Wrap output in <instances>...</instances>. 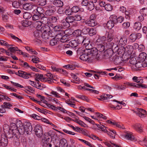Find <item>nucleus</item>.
<instances>
[{"instance_id": "f257e3e1", "label": "nucleus", "mask_w": 147, "mask_h": 147, "mask_svg": "<svg viewBox=\"0 0 147 147\" xmlns=\"http://www.w3.org/2000/svg\"><path fill=\"white\" fill-rule=\"evenodd\" d=\"M32 127L31 124L24 119L19 120V134L23 135L26 132L27 134H31Z\"/></svg>"}, {"instance_id": "f03ea898", "label": "nucleus", "mask_w": 147, "mask_h": 147, "mask_svg": "<svg viewBox=\"0 0 147 147\" xmlns=\"http://www.w3.org/2000/svg\"><path fill=\"white\" fill-rule=\"evenodd\" d=\"M57 134L55 133L53 134L50 132H45L43 135V138L44 142H43V147H51L52 145L51 143L53 139H54V137L56 136Z\"/></svg>"}, {"instance_id": "7ed1b4c3", "label": "nucleus", "mask_w": 147, "mask_h": 147, "mask_svg": "<svg viewBox=\"0 0 147 147\" xmlns=\"http://www.w3.org/2000/svg\"><path fill=\"white\" fill-rule=\"evenodd\" d=\"M86 52L88 53L89 57H90L92 62L95 59L99 58L98 55V51L96 48L94 47L92 48H88Z\"/></svg>"}, {"instance_id": "20e7f679", "label": "nucleus", "mask_w": 147, "mask_h": 147, "mask_svg": "<svg viewBox=\"0 0 147 147\" xmlns=\"http://www.w3.org/2000/svg\"><path fill=\"white\" fill-rule=\"evenodd\" d=\"M36 135L38 138L41 137L43 134L42 128L41 125L37 124L35 126L33 130Z\"/></svg>"}, {"instance_id": "39448f33", "label": "nucleus", "mask_w": 147, "mask_h": 147, "mask_svg": "<svg viewBox=\"0 0 147 147\" xmlns=\"http://www.w3.org/2000/svg\"><path fill=\"white\" fill-rule=\"evenodd\" d=\"M142 37V34L140 33L136 32L131 33L129 37V41L131 42H134L137 39H139Z\"/></svg>"}, {"instance_id": "423d86ee", "label": "nucleus", "mask_w": 147, "mask_h": 147, "mask_svg": "<svg viewBox=\"0 0 147 147\" xmlns=\"http://www.w3.org/2000/svg\"><path fill=\"white\" fill-rule=\"evenodd\" d=\"M47 7L48 9L45 11V14L49 16H52L56 11L55 7L53 5H49Z\"/></svg>"}, {"instance_id": "0eeeda50", "label": "nucleus", "mask_w": 147, "mask_h": 147, "mask_svg": "<svg viewBox=\"0 0 147 147\" xmlns=\"http://www.w3.org/2000/svg\"><path fill=\"white\" fill-rule=\"evenodd\" d=\"M34 37L35 38L34 39V41L36 42H39L40 41L41 38L42 32L40 30H36L33 33Z\"/></svg>"}, {"instance_id": "6e6552de", "label": "nucleus", "mask_w": 147, "mask_h": 147, "mask_svg": "<svg viewBox=\"0 0 147 147\" xmlns=\"http://www.w3.org/2000/svg\"><path fill=\"white\" fill-rule=\"evenodd\" d=\"M30 25V23L28 20H24L22 21L19 25V29L23 30L25 28L27 27Z\"/></svg>"}, {"instance_id": "1a4fd4ad", "label": "nucleus", "mask_w": 147, "mask_h": 147, "mask_svg": "<svg viewBox=\"0 0 147 147\" xmlns=\"http://www.w3.org/2000/svg\"><path fill=\"white\" fill-rule=\"evenodd\" d=\"M106 41L107 42V43L108 45H111L110 43H113L111 42L113 39L114 37V35L112 33L110 32H108L106 34Z\"/></svg>"}, {"instance_id": "9d476101", "label": "nucleus", "mask_w": 147, "mask_h": 147, "mask_svg": "<svg viewBox=\"0 0 147 147\" xmlns=\"http://www.w3.org/2000/svg\"><path fill=\"white\" fill-rule=\"evenodd\" d=\"M113 51L111 49L108 48L104 52L103 58L105 59L110 58L113 55Z\"/></svg>"}, {"instance_id": "9b49d317", "label": "nucleus", "mask_w": 147, "mask_h": 147, "mask_svg": "<svg viewBox=\"0 0 147 147\" xmlns=\"http://www.w3.org/2000/svg\"><path fill=\"white\" fill-rule=\"evenodd\" d=\"M127 43V38L125 35H123L121 36L119 42V45L121 46H125Z\"/></svg>"}, {"instance_id": "f8f14e48", "label": "nucleus", "mask_w": 147, "mask_h": 147, "mask_svg": "<svg viewBox=\"0 0 147 147\" xmlns=\"http://www.w3.org/2000/svg\"><path fill=\"white\" fill-rule=\"evenodd\" d=\"M19 76L24 79H28L32 77L31 74L21 70H19Z\"/></svg>"}, {"instance_id": "ddd939ff", "label": "nucleus", "mask_w": 147, "mask_h": 147, "mask_svg": "<svg viewBox=\"0 0 147 147\" xmlns=\"http://www.w3.org/2000/svg\"><path fill=\"white\" fill-rule=\"evenodd\" d=\"M80 59L83 61H88L89 62H92V61L90 57H89L88 53H84L80 56Z\"/></svg>"}, {"instance_id": "4468645a", "label": "nucleus", "mask_w": 147, "mask_h": 147, "mask_svg": "<svg viewBox=\"0 0 147 147\" xmlns=\"http://www.w3.org/2000/svg\"><path fill=\"white\" fill-rule=\"evenodd\" d=\"M106 37L99 36L98 38L95 42V45L100 44H103L104 41H106Z\"/></svg>"}, {"instance_id": "2eb2a0df", "label": "nucleus", "mask_w": 147, "mask_h": 147, "mask_svg": "<svg viewBox=\"0 0 147 147\" xmlns=\"http://www.w3.org/2000/svg\"><path fill=\"white\" fill-rule=\"evenodd\" d=\"M147 57V55L145 53L142 52L140 53L138 56V61L140 62H143L145 61Z\"/></svg>"}, {"instance_id": "dca6fc26", "label": "nucleus", "mask_w": 147, "mask_h": 147, "mask_svg": "<svg viewBox=\"0 0 147 147\" xmlns=\"http://www.w3.org/2000/svg\"><path fill=\"white\" fill-rule=\"evenodd\" d=\"M110 45H108L107 48L111 49L113 51V52H118L119 49L118 45H114L113 43H110Z\"/></svg>"}, {"instance_id": "f3484780", "label": "nucleus", "mask_w": 147, "mask_h": 147, "mask_svg": "<svg viewBox=\"0 0 147 147\" xmlns=\"http://www.w3.org/2000/svg\"><path fill=\"white\" fill-rule=\"evenodd\" d=\"M85 24L90 27H94L97 24L96 20H87L85 22Z\"/></svg>"}, {"instance_id": "a211bd4d", "label": "nucleus", "mask_w": 147, "mask_h": 147, "mask_svg": "<svg viewBox=\"0 0 147 147\" xmlns=\"http://www.w3.org/2000/svg\"><path fill=\"white\" fill-rule=\"evenodd\" d=\"M21 3L20 2V5L19 4V7L20 8H22V7L24 9L26 10H30L31 9L32 6L30 4L26 3L22 5Z\"/></svg>"}, {"instance_id": "6ab92c4d", "label": "nucleus", "mask_w": 147, "mask_h": 147, "mask_svg": "<svg viewBox=\"0 0 147 147\" xmlns=\"http://www.w3.org/2000/svg\"><path fill=\"white\" fill-rule=\"evenodd\" d=\"M132 127L139 132H141L143 131L142 125L140 123L134 124L132 125Z\"/></svg>"}, {"instance_id": "aec40b11", "label": "nucleus", "mask_w": 147, "mask_h": 147, "mask_svg": "<svg viewBox=\"0 0 147 147\" xmlns=\"http://www.w3.org/2000/svg\"><path fill=\"white\" fill-rule=\"evenodd\" d=\"M53 4L55 6L59 7H61L63 5V2L61 0H54Z\"/></svg>"}, {"instance_id": "412c9836", "label": "nucleus", "mask_w": 147, "mask_h": 147, "mask_svg": "<svg viewBox=\"0 0 147 147\" xmlns=\"http://www.w3.org/2000/svg\"><path fill=\"white\" fill-rule=\"evenodd\" d=\"M71 8V11L73 13H76L79 11L81 12L83 11L84 9L82 8H80V7L78 6H74L73 7Z\"/></svg>"}, {"instance_id": "4be33fe9", "label": "nucleus", "mask_w": 147, "mask_h": 147, "mask_svg": "<svg viewBox=\"0 0 147 147\" xmlns=\"http://www.w3.org/2000/svg\"><path fill=\"white\" fill-rule=\"evenodd\" d=\"M137 110L140 113H139V116L140 117L144 118L146 117V111L142 109L138 108Z\"/></svg>"}, {"instance_id": "5701e85b", "label": "nucleus", "mask_w": 147, "mask_h": 147, "mask_svg": "<svg viewBox=\"0 0 147 147\" xmlns=\"http://www.w3.org/2000/svg\"><path fill=\"white\" fill-rule=\"evenodd\" d=\"M40 30L42 32H50V28L49 26L46 25L42 26L40 29Z\"/></svg>"}, {"instance_id": "b1692460", "label": "nucleus", "mask_w": 147, "mask_h": 147, "mask_svg": "<svg viewBox=\"0 0 147 147\" xmlns=\"http://www.w3.org/2000/svg\"><path fill=\"white\" fill-rule=\"evenodd\" d=\"M61 25L62 26V28H68L70 26V24L65 19H63L61 20Z\"/></svg>"}, {"instance_id": "393cba45", "label": "nucleus", "mask_w": 147, "mask_h": 147, "mask_svg": "<svg viewBox=\"0 0 147 147\" xmlns=\"http://www.w3.org/2000/svg\"><path fill=\"white\" fill-rule=\"evenodd\" d=\"M125 51L127 53L128 55H129L133 52L134 50V47L133 46L131 45H128L125 48Z\"/></svg>"}, {"instance_id": "a878e982", "label": "nucleus", "mask_w": 147, "mask_h": 147, "mask_svg": "<svg viewBox=\"0 0 147 147\" xmlns=\"http://www.w3.org/2000/svg\"><path fill=\"white\" fill-rule=\"evenodd\" d=\"M59 146L61 147H67L68 144L67 141L64 138H62L60 141Z\"/></svg>"}, {"instance_id": "bb28decb", "label": "nucleus", "mask_w": 147, "mask_h": 147, "mask_svg": "<svg viewBox=\"0 0 147 147\" xmlns=\"http://www.w3.org/2000/svg\"><path fill=\"white\" fill-rule=\"evenodd\" d=\"M75 40L78 45L79 44H82L84 40V37L82 36H80L76 37Z\"/></svg>"}, {"instance_id": "cd10ccee", "label": "nucleus", "mask_w": 147, "mask_h": 147, "mask_svg": "<svg viewBox=\"0 0 147 147\" xmlns=\"http://www.w3.org/2000/svg\"><path fill=\"white\" fill-rule=\"evenodd\" d=\"M50 18L45 16V15L42 18H41L40 21L42 22V23L44 24H48L49 25V23H50L49 20Z\"/></svg>"}, {"instance_id": "c85d7f7f", "label": "nucleus", "mask_w": 147, "mask_h": 147, "mask_svg": "<svg viewBox=\"0 0 147 147\" xmlns=\"http://www.w3.org/2000/svg\"><path fill=\"white\" fill-rule=\"evenodd\" d=\"M86 9L89 11H91L93 10L95 7L94 4L91 3V2L89 1L88 4L86 6Z\"/></svg>"}, {"instance_id": "c756f323", "label": "nucleus", "mask_w": 147, "mask_h": 147, "mask_svg": "<svg viewBox=\"0 0 147 147\" xmlns=\"http://www.w3.org/2000/svg\"><path fill=\"white\" fill-rule=\"evenodd\" d=\"M97 32L95 28H89L88 34L90 36H92L95 35Z\"/></svg>"}, {"instance_id": "7c9ffc66", "label": "nucleus", "mask_w": 147, "mask_h": 147, "mask_svg": "<svg viewBox=\"0 0 147 147\" xmlns=\"http://www.w3.org/2000/svg\"><path fill=\"white\" fill-rule=\"evenodd\" d=\"M125 47L123 46H121L119 48V51L117 52V53L119 55H122V57L124 56V54H125Z\"/></svg>"}, {"instance_id": "2f4dec72", "label": "nucleus", "mask_w": 147, "mask_h": 147, "mask_svg": "<svg viewBox=\"0 0 147 147\" xmlns=\"http://www.w3.org/2000/svg\"><path fill=\"white\" fill-rule=\"evenodd\" d=\"M142 24L140 22H136L134 26V28L137 30H139L142 28Z\"/></svg>"}, {"instance_id": "473e14b6", "label": "nucleus", "mask_w": 147, "mask_h": 147, "mask_svg": "<svg viewBox=\"0 0 147 147\" xmlns=\"http://www.w3.org/2000/svg\"><path fill=\"white\" fill-rule=\"evenodd\" d=\"M65 34V32L63 30H61L60 32H58V34L56 35L55 38L57 39V40H58L59 42L62 36Z\"/></svg>"}, {"instance_id": "72a5a7b5", "label": "nucleus", "mask_w": 147, "mask_h": 147, "mask_svg": "<svg viewBox=\"0 0 147 147\" xmlns=\"http://www.w3.org/2000/svg\"><path fill=\"white\" fill-rule=\"evenodd\" d=\"M76 97L87 102H89V99L88 98L84 95H77L76 96Z\"/></svg>"}, {"instance_id": "f704fd0d", "label": "nucleus", "mask_w": 147, "mask_h": 147, "mask_svg": "<svg viewBox=\"0 0 147 147\" xmlns=\"http://www.w3.org/2000/svg\"><path fill=\"white\" fill-rule=\"evenodd\" d=\"M90 41L89 39L88 38L86 39V37L85 38H84V40L82 44H83L84 46L86 47V49H87L89 48V47L88 46L90 44Z\"/></svg>"}, {"instance_id": "c9c22d12", "label": "nucleus", "mask_w": 147, "mask_h": 147, "mask_svg": "<svg viewBox=\"0 0 147 147\" xmlns=\"http://www.w3.org/2000/svg\"><path fill=\"white\" fill-rule=\"evenodd\" d=\"M23 16L24 18L25 19H29L32 16V15L29 13L25 12L23 13L22 15H20V16Z\"/></svg>"}, {"instance_id": "e433bc0d", "label": "nucleus", "mask_w": 147, "mask_h": 147, "mask_svg": "<svg viewBox=\"0 0 147 147\" xmlns=\"http://www.w3.org/2000/svg\"><path fill=\"white\" fill-rule=\"evenodd\" d=\"M97 51L100 52H102L104 51L105 50V46L103 44L96 45Z\"/></svg>"}, {"instance_id": "4c0bfd02", "label": "nucleus", "mask_w": 147, "mask_h": 147, "mask_svg": "<svg viewBox=\"0 0 147 147\" xmlns=\"http://www.w3.org/2000/svg\"><path fill=\"white\" fill-rule=\"evenodd\" d=\"M50 35V32H42L41 38L45 40H47L49 39L50 36H51Z\"/></svg>"}, {"instance_id": "58836bf2", "label": "nucleus", "mask_w": 147, "mask_h": 147, "mask_svg": "<svg viewBox=\"0 0 147 147\" xmlns=\"http://www.w3.org/2000/svg\"><path fill=\"white\" fill-rule=\"evenodd\" d=\"M82 31L79 29L75 30L73 33L72 34L74 36H76V37L82 36Z\"/></svg>"}, {"instance_id": "ea45409f", "label": "nucleus", "mask_w": 147, "mask_h": 147, "mask_svg": "<svg viewBox=\"0 0 147 147\" xmlns=\"http://www.w3.org/2000/svg\"><path fill=\"white\" fill-rule=\"evenodd\" d=\"M111 19L114 24H117V16L115 15H112L111 16Z\"/></svg>"}, {"instance_id": "a19ab883", "label": "nucleus", "mask_w": 147, "mask_h": 147, "mask_svg": "<svg viewBox=\"0 0 147 147\" xmlns=\"http://www.w3.org/2000/svg\"><path fill=\"white\" fill-rule=\"evenodd\" d=\"M125 18L128 20H129L130 18L132 16V13L131 10H129L128 11L126 10L125 12Z\"/></svg>"}, {"instance_id": "79ce46f5", "label": "nucleus", "mask_w": 147, "mask_h": 147, "mask_svg": "<svg viewBox=\"0 0 147 147\" xmlns=\"http://www.w3.org/2000/svg\"><path fill=\"white\" fill-rule=\"evenodd\" d=\"M47 2V0H38L37 3L38 5L43 6L46 4Z\"/></svg>"}, {"instance_id": "37998d69", "label": "nucleus", "mask_w": 147, "mask_h": 147, "mask_svg": "<svg viewBox=\"0 0 147 147\" xmlns=\"http://www.w3.org/2000/svg\"><path fill=\"white\" fill-rule=\"evenodd\" d=\"M87 49L86 50L83 49L82 48H79L78 49L77 51V54L78 55L80 56V55H82L83 54H84L85 53L86 51H87Z\"/></svg>"}, {"instance_id": "c03bdc74", "label": "nucleus", "mask_w": 147, "mask_h": 147, "mask_svg": "<svg viewBox=\"0 0 147 147\" xmlns=\"http://www.w3.org/2000/svg\"><path fill=\"white\" fill-rule=\"evenodd\" d=\"M114 24L113 22L110 20L108 21L107 23V28L109 29H111L114 26Z\"/></svg>"}, {"instance_id": "a18cd8bd", "label": "nucleus", "mask_w": 147, "mask_h": 147, "mask_svg": "<svg viewBox=\"0 0 147 147\" xmlns=\"http://www.w3.org/2000/svg\"><path fill=\"white\" fill-rule=\"evenodd\" d=\"M21 143L23 145L25 146H26L27 144V142H26V140L25 137L23 135H22L21 137Z\"/></svg>"}, {"instance_id": "49530a36", "label": "nucleus", "mask_w": 147, "mask_h": 147, "mask_svg": "<svg viewBox=\"0 0 147 147\" xmlns=\"http://www.w3.org/2000/svg\"><path fill=\"white\" fill-rule=\"evenodd\" d=\"M140 12L141 15L145 16H147V8L145 7L142 8L140 10Z\"/></svg>"}, {"instance_id": "de8ad7c7", "label": "nucleus", "mask_w": 147, "mask_h": 147, "mask_svg": "<svg viewBox=\"0 0 147 147\" xmlns=\"http://www.w3.org/2000/svg\"><path fill=\"white\" fill-rule=\"evenodd\" d=\"M54 30L55 31L58 32H60V31L62 30V28L61 25H58L55 26L53 27Z\"/></svg>"}, {"instance_id": "09e8293b", "label": "nucleus", "mask_w": 147, "mask_h": 147, "mask_svg": "<svg viewBox=\"0 0 147 147\" xmlns=\"http://www.w3.org/2000/svg\"><path fill=\"white\" fill-rule=\"evenodd\" d=\"M127 85L131 87H135L136 88H140V84L134 83H131L129 82L127 83Z\"/></svg>"}, {"instance_id": "8fccbe9b", "label": "nucleus", "mask_w": 147, "mask_h": 147, "mask_svg": "<svg viewBox=\"0 0 147 147\" xmlns=\"http://www.w3.org/2000/svg\"><path fill=\"white\" fill-rule=\"evenodd\" d=\"M137 60L136 58L134 57H131L130 56L129 62L130 64L132 65H135L137 62Z\"/></svg>"}, {"instance_id": "3c124183", "label": "nucleus", "mask_w": 147, "mask_h": 147, "mask_svg": "<svg viewBox=\"0 0 147 147\" xmlns=\"http://www.w3.org/2000/svg\"><path fill=\"white\" fill-rule=\"evenodd\" d=\"M71 8H70V7L69 6L68 8L66 9L65 11V13L67 15L69 16L72 14L73 13L71 11Z\"/></svg>"}, {"instance_id": "603ef678", "label": "nucleus", "mask_w": 147, "mask_h": 147, "mask_svg": "<svg viewBox=\"0 0 147 147\" xmlns=\"http://www.w3.org/2000/svg\"><path fill=\"white\" fill-rule=\"evenodd\" d=\"M130 26V23L129 22H124L122 25V28L124 29H127Z\"/></svg>"}, {"instance_id": "864d4df0", "label": "nucleus", "mask_w": 147, "mask_h": 147, "mask_svg": "<svg viewBox=\"0 0 147 147\" xmlns=\"http://www.w3.org/2000/svg\"><path fill=\"white\" fill-rule=\"evenodd\" d=\"M24 88H25L27 91H29L31 93H33L35 92L34 88L30 86H25Z\"/></svg>"}, {"instance_id": "5fc2aeb1", "label": "nucleus", "mask_w": 147, "mask_h": 147, "mask_svg": "<svg viewBox=\"0 0 147 147\" xmlns=\"http://www.w3.org/2000/svg\"><path fill=\"white\" fill-rule=\"evenodd\" d=\"M65 19L69 23H73L74 22V17L73 16H67Z\"/></svg>"}, {"instance_id": "6e6d98bb", "label": "nucleus", "mask_w": 147, "mask_h": 147, "mask_svg": "<svg viewBox=\"0 0 147 147\" xmlns=\"http://www.w3.org/2000/svg\"><path fill=\"white\" fill-rule=\"evenodd\" d=\"M58 40H57L55 38L51 40L50 41V45L51 46L55 45L58 42Z\"/></svg>"}, {"instance_id": "4d7b16f0", "label": "nucleus", "mask_w": 147, "mask_h": 147, "mask_svg": "<svg viewBox=\"0 0 147 147\" xmlns=\"http://www.w3.org/2000/svg\"><path fill=\"white\" fill-rule=\"evenodd\" d=\"M61 42H65L68 41V36H67L66 35H63L60 39V40Z\"/></svg>"}, {"instance_id": "13d9d810", "label": "nucleus", "mask_w": 147, "mask_h": 147, "mask_svg": "<svg viewBox=\"0 0 147 147\" xmlns=\"http://www.w3.org/2000/svg\"><path fill=\"white\" fill-rule=\"evenodd\" d=\"M30 57H34L31 60V61H32L34 63H37L40 62L39 59L38 57L32 55Z\"/></svg>"}, {"instance_id": "bf43d9fd", "label": "nucleus", "mask_w": 147, "mask_h": 147, "mask_svg": "<svg viewBox=\"0 0 147 147\" xmlns=\"http://www.w3.org/2000/svg\"><path fill=\"white\" fill-rule=\"evenodd\" d=\"M81 131L84 135L88 136L89 137H91L90 135L88 134V130L83 128H81Z\"/></svg>"}, {"instance_id": "052dcab7", "label": "nucleus", "mask_w": 147, "mask_h": 147, "mask_svg": "<svg viewBox=\"0 0 147 147\" xmlns=\"http://www.w3.org/2000/svg\"><path fill=\"white\" fill-rule=\"evenodd\" d=\"M105 8L107 11H110L113 9V7L109 4H107L105 5Z\"/></svg>"}, {"instance_id": "680f3d73", "label": "nucleus", "mask_w": 147, "mask_h": 147, "mask_svg": "<svg viewBox=\"0 0 147 147\" xmlns=\"http://www.w3.org/2000/svg\"><path fill=\"white\" fill-rule=\"evenodd\" d=\"M113 60L114 63L116 64H118L120 62V61L119 59V57L117 56H115L113 57Z\"/></svg>"}, {"instance_id": "e2e57ef3", "label": "nucleus", "mask_w": 147, "mask_h": 147, "mask_svg": "<svg viewBox=\"0 0 147 147\" xmlns=\"http://www.w3.org/2000/svg\"><path fill=\"white\" fill-rule=\"evenodd\" d=\"M74 21H80L82 19V17L80 15L77 14L73 16Z\"/></svg>"}, {"instance_id": "0e129e2a", "label": "nucleus", "mask_w": 147, "mask_h": 147, "mask_svg": "<svg viewBox=\"0 0 147 147\" xmlns=\"http://www.w3.org/2000/svg\"><path fill=\"white\" fill-rule=\"evenodd\" d=\"M69 42L70 44L71 47H75L78 45L75 40H72Z\"/></svg>"}, {"instance_id": "69168bd1", "label": "nucleus", "mask_w": 147, "mask_h": 147, "mask_svg": "<svg viewBox=\"0 0 147 147\" xmlns=\"http://www.w3.org/2000/svg\"><path fill=\"white\" fill-rule=\"evenodd\" d=\"M125 137L126 138L130 140H132L134 138V136H133L131 134H130L127 133L125 135Z\"/></svg>"}, {"instance_id": "338daca9", "label": "nucleus", "mask_w": 147, "mask_h": 147, "mask_svg": "<svg viewBox=\"0 0 147 147\" xmlns=\"http://www.w3.org/2000/svg\"><path fill=\"white\" fill-rule=\"evenodd\" d=\"M7 47L9 48V50L11 52H14L17 50V48H16L15 47H11L9 45H8Z\"/></svg>"}, {"instance_id": "774afa93", "label": "nucleus", "mask_w": 147, "mask_h": 147, "mask_svg": "<svg viewBox=\"0 0 147 147\" xmlns=\"http://www.w3.org/2000/svg\"><path fill=\"white\" fill-rule=\"evenodd\" d=\"M89 28L85 26L84 28L82 29V32L84 34H87L88 33Z\"/></svg>"}]
</instances>
